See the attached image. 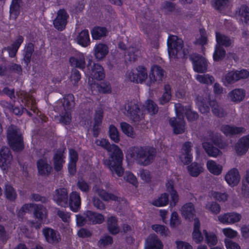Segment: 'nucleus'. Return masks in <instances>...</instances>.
Segmentation results:
<instances>
[{
  "label": "nucleus",
  "instance_id": "f257e3e1",
  "mask_svg": "<svg viewBox=\"0 0 249 249\" xmlns=\"http://www.w3.org/2000/svg\"><path fill=\"white\" fill-rule=\"evenodd\" d=\"M95 142L97 145L104 147L110 153L108 159L104 162L105 165L113 175L121 177L124 174V169L122 166L124 155L121 149L115 144H109L108 141L105 139L97 140Z\"/></svg>",
  "mask_w": 249,
  "mask_h": 249
},
{
  "label": "nucleus",
  "instance_id": "f03ea898",
  "mask_svg": "<svg viewBox=\"0 0 249 249\" xmlns=\"http://www.w3.org/2000/svg\"><path fill=\"white\" fill-rule=\"evenodd\" d=\"M144 110L140 108V106L134 102L126 104L123 109L124 113L134 121H138L142 117L143 112L146 111L150 115H154L158 111V107L156 104L152 100H148L143 106Z\"/></svg>",
  "mask_w": 249,
  "mask_h": 249
},
{
  "label": "nucleus",
  "instance_id": "7ed1b4c3",
  "mask_svg": "<svg viewBox=\"0 0 249 249\" xmlns=\"http://www.w3.org/2000/svg\"><path fill=\"white\" fill-rule=\"evenodd\" d=\"M155 149L151 147H134L129 149L126 158H132L144 165L148 164L153 159Z\"/></svg>",
  "mask_w": 249,
  "mask_h": 249
},
{
  "label": "nucleus",
  "instance_id": "20e7f679",
  "mask_svg": "<svg viewBox=\"0 0 249 249\" xmlns=\"http://www.w3.org/2000/svg\"><path fill=\"white\" fill-rule=\"evenodd\" d=\"M168 51L169 58L172 60L183 58L188 53L183 48V40L175 36H172L168 38Z\"/></svg>",
  "mask_w": 249,
  "mask_h": 249
},
{
  "label": "nucleus",
  "instance_id": "39448f33",
  "mask_svg": "<svg viewBox=\"0 0 249 249\" xmlns=\"http://www.w3.org/2000/svg\"><path fill=\"white\" fill-rule=\"evenodd\" d=\"M30 211L33 212L34 217L39 221H42L47 218V211L45 207L41 205L35 204H26L20 209L18 212L19 215L23 213H27Z\"/></svg>",
  "mask_w": 249,
  "mask_h": 249
},
{
  "label": "nucleus",
  "instance_id": "423d86ee",
  "mask_svg": "<svg viewBox=\"0 0 249 249\" xmlns=\"http://www.w3.org/2000/svg\"><path fill=\"white\" fill-rule=\"evenodd\" d=\"M175 107L177 117L171 118L169 120V124L173 128L174 132L178 134L184 132L186 126L185 122L181 117L182 110L184 109L182 106L180 104H177L175 105Z\"/></svg>",
  "mask_w": 249,
  "mask_h": 249
},
{
  "label": "nucleus",
  "instance_id": "0eeeda50",
  "mask_svg": "<svg viewBox=\"0 0 249 249\" xmlns=\"http://www.w3.org/2000/svg\"><path fill=\"white\" fill-rule=\"evenodd\" d=\"M8 142L15 151L21 150L23 148L22 138L18 130L15 126H10L8 130Z\"/></svg>",
  "mask_w": 249,
  "mask_h": 249
},
{
  "label": "nucleus",
  "instance_id": "6e6552de",
  "mask_svg": "<svg viewBox=\"0 0 249 249\" xmlns=\"http://www.w3.org/2000/svg\"><path fill=\"white\" fill-rule=\"evenodd\" d=\"M147 71L143 66H139L127 71L126 79L130 81L142 83L147 78Z\"/></svg>",
  "mask_w": 249,
  "mask_h": 249
},
{
  "label": "nucleus",
  "instance_id": "1a4fd4ad",
  "mask_svg": "<svg viewBox=\"0 0 249 249\" xmlns=\"http://www.w3.org/2000/svg\"><path fill=\"white\" fill-rule=\"evenodd\" d=\"M74 106V97L71 94H69L64 98L63 106L65 112L62 114L60 118V121L65 124L70 123L71 116L70 110Z\"/></svg>",
  "mask_w": 249,
  "mask_h": 249
},
{
  "label": "nucleus",
  "instance_id": "9d476101",
  "mask_svg": "<svg viewBox=\"0 0 249 249\" xmlns=\"http://www.w3.org/2000/svg\"><path fill=\"white\" fill-rule=\"evenodd\" d=\"M242 217L241 213L231 212L221 214L217 216V218L220 223L225 225H232L240 222Z\"/></svg>",
  "mask_w": 249,
  "mask_h": 249
},
{
  "label": "nucleus",
  "instance_id": "9b49d317",
  "mask_svg": "<svg viewBox=\"0 0 249 249\" xmlns=\"http://www.w3.org/2000/svg\"><path fill=\"white\" fill-rule=\"evenodd\" d=\"M69 15L67 11L64 9L59 10L55 18L53 20V25L55 29L62 31L66 27Z\"/></svg>",
  "mask_w": 249,
  "mask_h": 249
},
{
  "label": "nucleus",
  "instance_id": "f8f14e48",
  "mask_svg": "<svg viewBox=\"0 0 249 249\" xmlns=\"http://www.w3.org/2000/svg\"><path fill=\"white\" fill-rule=\"evenodd\" d=\"M224 179L228 185L234 187L240 182L241 177L239 171L236 168H231L229 170L224 176Z\"/></svg>",
  "mask_w": 249,
  "mask_h": 249
},
{
  "label": "nucleus",
  "instance_id": "ddd939ff",
  "mask_svg": "<svg viewBox=\"0 0 249 249\" xmlns=\"http://www.w3.org/2000/svg\"><path fill=\"white\" fill-rule=\"evenodd\" d=\"M192 145L189 142H185L182 146L179 159L184 165H187L192 161Z\"/></svg>",
  "mask_w": 249,
  "mask_h": 249
},
{
  "label": "nucleus",
  "instance_id": "4468645a",
  "mask_svg": "<svg viewBox=\"0 0 249 249\" xmlns=\"http://www.w3.org/2000/svg\"><path fill=\"white\" fill-rule=\"evenodd\" d=\"M216 144V142L213 138H209L205 140L203 142V147L206 153L211 157H216L222 155V152L217 148L213 146V144Z\"/></svg>",
  "mask_w": 249,
  "mask_h": 249
},
{
  "label": "nucleus",
  "instance_id": "2eb2a0df",
  "mask_svg": "<svg viewBox=\"0 0 249 249\" xmlns=\"http://www.w3.org/2000/svg\"><path fill=\"white\" fill-rule=\"evenodd\" d=\"M193 62L194 70L199 72H203L207 69V63L205 58L197 54H193L191 56Z\"/></svg>",
  "mask_w": 249,
  "mask_h": 249
},
{
  "label": "nucleus",
  "instance_id": "dca6fc26",
  "mask_svg": "<svg viewBox=\"0 0 249 249\" xmlns=\"http://www.w3.org/2000/svg\"><path fill=\"white\" fill-rule=\"evenodd\" d=\"M249 148V134L241 138L234 145V149L238 156L245 155Z\"/></svg>",
  "mask_w": 249,
  "mask_h": 249
},
{
  "label": "nucleus",
  "instance_id": "f3484780",
  "mask_svg": "<svg viewBox=\"0 0 249 249\" xmlns=\"http://www.w3.org/2000/svg\"><path fill=\"white\" fill-rule=\"evenodd\" d=\"M161 241L155 234L149 235L145 239L144 249H163Z\"/></svg>",
  "mask_w": 249,
  "mask_h": 249
},
{
  "label": "nucleus",
  "instance_id": "a211bd4d",
  "mask_svg": "<svg viewBox=\"0 0 249 249\" xmlns=\"http://www.w3.org/2000/svg\"><path fill=\"white\" fill-rule=\"evenodd\" d=\"M53 200L59 205H68V191L65 188L56 190L53 195Z\"/></svg>",
  "mask_w": 249,
  "mask_h": 249
},
{
  "label": "nucleus",
  "instance_id": "6ab92c4d",
  "mask_svg": "<svg viewBox=\"0 0 249 249\" xmlns=\"http://www.w3.org/2000/svg\"><path fill=\"white\" fill-rule=\"evenodd\" d=\"M91 59H89L87 65V68L89 71L87 72L93 78L97 80L102 79L104 77L103 68L98 64H94L90 70L89 66L91 65Z\"/></svg>",
  "mask_w": 249,
  "mask_h": 249
},
{
  "label": "nucleus",
  "instance_id": "aec40b11",
  "mask_svg": "<svg viewBox=\"0 0 249 249\" xmlns=\"http://www.w3.org/2000/svg\"><path fill=\"white\" fill-rule=\"evenodd\" d=\"M86 55L82 53H78L75 55L70 57L69 62L72 67L83 70L85 68Z\"/></svg>",
  "mask_w": 249,
  "mask_h": 249
},
{
  "label": "nucleus",
  "instance_id": "412c9836",
  "mask_svg": "<svg viewBox=\"0 0 249 249\" xmlns=\"http://www.w3.org/2000/svg\"><path fill=\"white\" fill-rule=\"evenodd\" d=\"M235 16L237 19L243 25H249V8L247 6H241L236 11Z\"/></svg>",
  "mask_w": 249,
  "mask_h": 249
},
{
  "label": "nucleus",
  "instance_id": "4be33fe9",
  "mask_svg": "<svg viewBox=\"0 0 249 249\" xmlns=\"http://www.w3.org/2000/svg\"><path fill=\"white\" fill-rule=\"evenodd\" d=\"M94 191L102 199L106 201H117L118 197L113 194L107 193L103 189V185L100 182L95 185L93 187Z\"/></svg>",
  "mask_w": 249,
  "mask_h": 249
},
{
  "label": "nucleus",
  "instance_id": "5701e85b",
  "mask_svg": "<svg viewBox=\"0 0 249 249\" xmlns=\"http://www.w3.org/2000/svg\"><path fill=\"white\" fill-rule=\"evenodd\" d=\"M180 212L183 217L189 220L192 219L196 213L194 205L191 202L184 204L181 207Z\"/></svg>",
  "mask_w": 249,
  "mask_h": 249
},
{
  "label": "nucleus",
  "instance_id": "b1692460",
  "mask_svg": "<svg viewBox=\"0 0 249 249\" xmlns=\"http://www.w3.org/2000/svg\"><path fill=\"white\" fill-rule=\"evenodd\" d=\"M164 76V71L160 67L153 66L151 67L149 75V82L148 84L152 85L156 82L161 80Z\"/></svg>",
  "mask_w": 249,
  "mask_h": 249
},
{
  "label": "nucleus",
  "instance_id": "393cba45",
  "mask_svg": "<svg viewBox=\"0 0 249 249\" xmlns=\"http://www.w3.org/2000/svg\"><path fill=\"white\" fill-rule=\"evenodd\" d=\"M43 233L46 240L49 243H57L60 240L59 233L52 229H44L43 231Z\"/></svg>",
  "mask_w": 249,
  "mask_h": 249
},
{
  "label": "nucleus",
  "instance_id": "a878e982",
  "mask_svg": "<svg viewBox=\"0 0 249 249\" xmlns=\"http://www.w3.org/2000/svg\"><path fill=\"white\" fill-rule=\"evenodd\" d=\"M206 167L210 173L215 176L221 175L223 170V167L222 165L213 160H208Z\"/></svg>",
  "mask_w": 249,
  "mask_h": 249
},
{
  "label": "nucleus",
  "instance_id": "bb28decb",
  "mask_svg": "<svg viewBox=\"0 0 249 249\" xmlns=\"http://www.w3.org/2000/svg\"><path fill=\"white\" fill-rule=\"evenodd\" d=\"M245 91L242 89H236L228 93V97L230 101L238 103L242 101L245 96Z\"/></svg>",
  "mask_w": 249,
  "mask_h": 249
},
{
  "label": "nucleus",
  "instance_id": "cd10ccee",
  "mask_svg": "<svg viewBox=\"0 0 249 249\" xmlns=\"http://www.w3.org/2000/svg\"><path fill=\"white\" fill-rule=\"evenodd\" d=\"M69 204L72 211L74 212L78 211L81 205V198L79 194L76 192L71 193L70 196Z\"/></svg>",
  "mask_w": 249,
  "mask_h": 249
},
{
  "label": "nucleus",
  "instance_id": "c85d7f7f",
  "mask_svg": "<svg viewBox=\"0 0 249 249\" xmlns=\"http://www.w3.org/2000/svg\"><path fill=\"white\" fill-rule=\"evenodd\" d=\"M108 53V47L104 44H98L94 48V54L97 59H103L107 55Z\"/></svg>",
  "mask_w": 249,
  "mask_h": 249
},
{
  "label": "nucleus",
  "instance_id": "c756f323",
  "mask_svg": "<svg viewBox=\"0 0 249 249\" xmlns=\"http://www.w3.org/2000/svg\"><path fill=\"white\" fill-rule=\"evenodd\" d=\"M200 222L197 218L195 219L194 229L192 232V239L193 241L198 244L203 241V236L200 231Z\"/></svg>",
  "mask_w": 249,
  "mask_h": 249
},
{
  "label": "nucleus",
  "instance_id": "7c9ffc66",
  "mask_svg": "<svg viewBox=\"0 0 249 249\" xmlns=\"http://www.w3.org/2000/svg\"><path fill=\"white\" fill-rule=\"evenodd\" d=\"M76 42L82 47H86L90 44V38L89 31L83 30L81 31L76 38Z\"/></svg>",
  "mask_w": 249,
  "mask_h": 249
},
{
  "label": "nucleus",
  "instance_id": "2f4dec72",
  "mask_svg": "<svg viewBox=\"0 0 249 249\" xmlns=\"http://www.w3.org/2000/svg\"><path fill=\"white\" fill-rule=\"evenodd\" d=\"M86 216L88 219L89 224H101L105 220L102 214L91 211H87L86 213Z\"/></svg>",
  "mask_w": 249,
  "mask_h": 249
},
{
  "label": "nucleus",
  "instance_id": "473e14b6",
  "mask_svg": "<svg viewBox=\"0 0 249 249\" xmlns=\"http://www.w3.org/2000/svg\"><path fill=\"white\" fill-rule=\"evenodd\" d=\"M221 131L226 135H232L243 133L245 129L241 127L224 125L222 126Z\"/></svg>",
  "mask_w": 249,
  "mask_h": 249
},
{
  "label": "nucleus",
  "instance_id": "72a5a7b5",
  "mask_svg": "<svg viewBox=\"0 0 249 249\" xmlns=\"http://www.w3.org/2000/svg\"><path fill=\"white\" fill-rule=\"evenodd\" d=\"M107 30L103 27H94L91 30V34L93 39L99 40L107 36Z\"/></svg>",
  "mask_w": 249,
  "mask_h": 249
},
{
  "label": "nucleus",
  "instance_id": "f704fd0d",
  "mask_svg": "<svg viewBox=\"0 0 249 249\" xmlns=\"http://www.w3.org/2000/svg\"><path fill=\"white\" fill-rule=\"evenodd\" d=\"M152 231L162 237H167L170 235L169 229L163 225L155 224L151 226Z\"/></svg>",
  "mask_w": 249,
  "mask_h": 249
},
{
  "label": "nucleus",
  "instance_id": "c9c22d12",
  "mask_svg": "<svg viewBox=\"0 0 249 249\" xmlns=\"http://www.w3.org/2000/svg\"><path fill=\"white\" fill-rule=\"evenodd\" d=\"M206 211L213 214H218L221 211V207L219 204L213 201H209L205 205Z\"/></svg>",
  "mask_w": 249,
  "mask_h": 249
},
{
  "label": "nucleus",
  "instance_id": "e433bc0d",
  "mask_svg": "<svg viewBox=\"0 0 249 249\" xmlns=\"http://www.w3.org/2000/svg\"><path fill=\"white\" fill-rule=\"evenodd\" d=\"M187 170L190 175L196 177L203 171L204 169L201 164L194 162L188 166Z\"/></svg>",
  "mask_w": 249,
  "mask_h": 249
},
{
  "label": "nucleus",
  "instance_id": "4c0bfd02",
  "mask_svg": "<svg viewBox=\"0 0 249 249\" xmlns=\"http://www.w3.org/2000/svg\"><path fill=\"white\" fill-rule=\"evenodd\" d=\"M169 202L168 195L167 193L161 194L158 198L152 201V204L156 207H164Z\"/></svg>",
  "mask_w": 249,
  "mask_h": 249
},
{
  "label": "nucleus",
  "instance_id": "58836bf2",
  "mask_svg": "<svg viewBox=\"0 0 249 249\" xmlns=\"http://www.w3.org/2000/svg\"><path fill=\"white\" fill-rule=\"evenodd\" d=\"M37 166L38 172L41 175H46L51 171V166L45 160L41 159L37 161Z\"/></svg>",
  "mask_w": 249,
  "mask_h": 249
},
{
  "label": "nucleus",
  "instance_id": "ea45409f",
  "mask_svg": "<svg viewBox=\"0 0 249 249\" xmlns=\"http://www.w3.org/2000/svg\"><path fill=\"white\" fill-rule=\"evenodd\" d=\"M107 228L110 233L116 234L120 231V229L117 224V219L111 216L107 220Z\"/></svg>",
  "mask_w": 249,
  "mask_h": 249
},
{
  "label": "nucleus",
  "instance_id": "a19ab883",
  "mask_svg": "<svg viewBox=\"0 0 249 249\" xmlns=\"http://www.w3.org/2000/svg\"><path fill=\"white\" fill-rule=\"evenodd\" d=\"M205 236L206 243L209 246H214L217 244L218 239L216 235L213 232H209L206 230L203 231Z\"/></svg>",
  "mask_w": 249,
  "mask_h": 249
},
{
  "label": "nucleus",
  "instance_id": "79ce46f5",
  "mask_svg": "<svg viewBox=\"0 0 249 249\" xmlns=\"http://www.w3.org/2000/svg\"><path fill=\"white\" fill-rule=\"evenodd\" d=\"M64 156L62 152H58L55 154L53 158L54 168L57 171L60 170L64 162Z\"/></svg>",
  "mask_w": 249,
  "mask_h": 249
},
{
  "label": "nucleus",
  "instance_id": "37998d69",
  "mask_svg": "<svg viewBox=\"0 0 249 249\" xmlns=\"http://www.w3.org/2000/svg\"><path fill=\"white\" fill-rule=\"evenodd\" d=\"M216 40L217 41V45L218 46L224 45L228 46L231 44L232 40L228 37L225 36L220 33H216Z\"/></svg>",
  "mask_w": 249,
  "mask_h": 249
},
{
  "label": "nucleus",
  "instance_id": "c03bdc74",
  "mask_svg": "<svg viewBox=\"0 0 249 249\" xmlns=\"http://www.w3.org/2000/svg\"><path fill=\"white\" fill-rule=\"evenodd\" d=\"M181 220L177 212H173L170 217L169 226L171 229H176L181 224Z\"/></svg>",
  "mask_w": 249,
  "mask_h": 249
},
{
  "label": "nucleus",
  "instance_id": "a18cd8bd",
  "mask_svg": "<svg viewBox=\"0 0 249 249\" xmlns=\"http://www.w3.org/2000/svg\"><path fill=\"white\" fill-rule=\"evenodd\" d=\"M171 98V88L169 85H165L164 92L162 96L159 98V102L161 105L167 103Z\"/></svg>",
  "mask_w": 249,
  "mask_h": 249
},
{
  "label": "nucleus",
  "instance_id": "49530a36",
  "mask_svg": "<svg viewBox=\"0 0 249 249\" xmlns=\"http://www.w3.org/2000/svg\"><path fill=\"white\" fill-rule=\"evenodd\" d=\"M221 232L226 237L225 239H234L238 236V232L231 227H226L221 229Z\"/></svg>",
  "mask_w": 249,
  "mask_h": 249
},
{
  "label": "nucleus",
  "instance_id": "de8ad7c7",
  "mask_svg": "<svg viewBox=\"0 0 249 249\" xmlns=\"http://www.w3.org/2000/svg\"><path fill=\"white\" fill-rule=\"evenodd\" d=\"M208 36L206 31L204 29H200L199 31V34L197 35L195 43L203 46L207 44L208 42Z\"/></svg>",
  "mask_w": 249,
  "mask_h": 249
},
{
  "label": "nucleus",
  "instance_id": "09e8293b",
  "mask_svg": "<svg viewBox=\"0 0 249 249\" xmlns=\"http://www.w3.org/2000/svg\"><path fill=\"white\" fill-rule=\"evenodd\" d=\"M210 105L212 107L213 112L219 117H222L224 115L225 113L221 107L215 101H212L210 103Z\"/></svg>",
  "mask_w": 249,
  "mask_h": 249
},
{
  "label": "nucleus",
  "instance_id": "8fccbe9b",
  "mask_svg": "<svg viewBox=\"0 0 249 249\" xmlns=\"http://www.w3.org/2000/svg\"><path fill=\"white\" fill-rule=\"evenodd\" d=\"M20 0H13L10 6V15L14 18H16L19 14Z\"/></svg>",
  "mask_w": 249,
  "mask_h": 249
},
{
  "label": "nucleus",
  "instance_id": "3c124183",
  "mask_svg": "<svg viewBox=\"0 0 249 249\" xmlns=\"http://www.w3.org/2000/svg\"><path fill=\"white\" fill-rule=\"evenodd\" d=\"M109 135L110 139L115 142H118L120 141L119 132L115 126L113 125L109 127Z\"/></svg>",
  "mask_w": 249,
  "mask_h": 249
},
{
  "label": "nucleus",
  "instance_id": "603ef678",
  "mask_svg": "<svg viewBox=\"0 0 249 249\" xmlns=\"http://www.w3.org/2000/svg\"><path fill=\"white\" fill-rule=\"evenodd\" d=\"M120 126L122 131L127 136L132 137L134 136L133 128L126 123H121Z\"/></svg>",
  "mask_w": 249,
  "mask_h": 249
},
{
  "label": "nucleus",
  "instance_id": "864d4df0",
  "mask_svg": "<svg viewBox=\"0 0 249 249\" xmlns=\"http://www.w3.org/2000/svg\"><path fill=\"white\" fill-rule=\"evenodd\" d=\"M4 194L6 197L11 200H13L16 199L17 197V193L14 188L10 185H6Z\"/></svg>",
  "mask_w": 249,
  "mask_h": 249
},
{
  "label": "nucleus",
  "instance_id": "5fc2aeb1",
  "mask_svg": "<svg viewBox=\"0 0 249 249\" xmlns=\"http://www.w3.org/2000/svg\"><path fill=\"white\" fill-rule=\"evenodd\" d=\"M235 71H230L226 74L223 79L224 84L226 85L237 81Z\"/></svg>",
  "mask_w": 249,
  "mask_h": 249
},
{
  "label": "nucleus",
  "instance_id": "6e6d98bb",
  "mask_svg": "<svg viewBox=\"0 0 249 249\" xmlns=\"http://www.w3.org/2000/svg\"><path fill=\"white\" fill-rule=\"evenodd\" d=\"M225 54V51L220 46L216 45L215 50L213 55L214 60L219 61L224 57Z\"/></svg>",
  "mask_w": 249,
  "mask_h": 249
},
{
  "label": "nucleus",
  "instance_id": "4d7b16f0",
  "mask_svg": "<svg viewBox=\"0 0 249 249\" xmlns=\"http://www.w3.org/2000/svg\"><path fill=\"white\" fill-rule=\"evenodd\" d=\"M124 179L133 186L137 187L138 182L136 177L131 172H126L124 176Z\"/></svg>",
  "mask_w": 249,
  "mask_h": 249
},
{
  "label": "nucleus",
  "instance_id": "13d9d810",
  "mask_svg": "<svg viewBox=\"0 0 249 249\" xmlns=\"http://www.w3.org/2000/svg\"><path fill=\"white\" fill-rule=\"evenodd\" d=\"M196 80L200 83L205 84H212L213 81V78L209 75H199L196 76Z\"/></svg>",
  "mask_w": 249,
  "mask_h": 249
},
{
  "label": "nucleus",
  "instance_id": "bf43d9fd",
  "mask_svg": "<svg viewBox=\"0 0 249 249\" xmlns=\"http://www.w3.org/2000/svg\"><path fill=\"white\" fill-rule=\"evenodd\" d=\"M183 110H182V114L185 112L187 118L189 121H193L196 119L198 117V115L196 112L192 111L191 108H184L182 106Z\"/></svg>",
  "mask_w": 249,
  "mask_h": 249
},
{
  "label": "nucleus",
  "instance_id": "052dcab7",
  "mask_svg": "<svg viewBox=\"0 0 249 249\" xmlns=\"http://www.w3.org/2000/svg\"><path fill=\"white\" fill-rule=\"evenodd\" d=\"M212 196L219 201H225L228 199V195L226 193H220L218 192H213L212 193Z\"/></svg>",
  "mask_w": 249,
  "mask_h": 249
},
{
  "label": "nucleus",
  "instance_id": "680f3d73",
  "mask_svg": "<svg viewBox=\"0 0 249 249\" xmlns=\"http://www.w3.org/2000/svg\"><path fill=\"white\" fill-rule=\"evenodd\" d=\"M139 176L144 182L148 183L151 181L152 177L150 173L148 171L144 170L140 171Z\"/></svg>",
  "mask_w": 249,
  "mask_h": 249
},
{
  "label": "nucleus",
  "instance_id": "e2e57ef3",
  "mask_svg": "<svg viewBox=\"0 0 249 249\" xmlns=\"http://www.w3.org/2000/svg\"><path fill=\"white\" fill-rule=\"evenodd\" d=\"M224 242L227 249H241L238 243L231 240L224 239Z\"/></svg>",
  "mask_w": 249,
  "mask_h": 249
},
{
  "label": "nucleus",
  "instance_id": "0e129e2a",
  "mask_svg": "<svg viewBox=\"0 0 249 249\" xmlns=\"http://www.w3.org/2000/svg\"><path fill=\"white\" fill-rule=\"evenodd\" d=\"M228 2V0H213V5L215 9H221L225 7Z\"/></svg>",
  "mask_w": 249,
  "mask_h": 249
},
{
  "label": "nucleus",
  "instance_id": "69168bd1",
  "mask_svg": "<svg viewBox=\"0 0 249 249\" xmlns=\"http://www.w3.org/2000/svg\"><path fill=\"white\" fill-rule=\"evenodd\" d=\"M177 249H193L192 245L185 241L177 240L176 241Z\"/></svg>",
  "mask_w": 249,
  "mask_h": 249
},
{
  "label": "nucleus",
  "instance_id": "338daca9",
  "mask_svg": "<svg viewBox=\"0 0 249 249\" xmlns=\"http://www.w3.org/2000/svg\"><path fill=\"white\" fill-rule=\"evenodd\" d=\"M112 239L109 236L102 237L99 241V245L101 247H104L111 244Z\"/></svg>",
  "mask_w": 249,
  "mask_h": 249
},
{
  "label": "nucleus",
  "instance_id": "774afa93",
  "mask_svg": "<svg viewBox=\"0 0 249 249\" xmlns=\"http://www.w3.org/2000/svg\"><path fill=\"white\" fill-rule=\"evenodd\" d=\"M235 72L237 81L242 79H246L249 76V72L245 70L235 71Z\"/></svg>",
  "mask_w": 249,
  "mask_h": 249
}]
</instances>
